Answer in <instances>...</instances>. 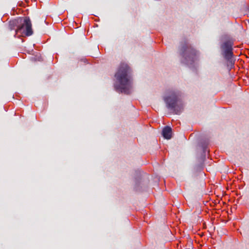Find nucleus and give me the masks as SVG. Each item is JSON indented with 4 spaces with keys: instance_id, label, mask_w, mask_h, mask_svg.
<instances>
[{
    "instance_id": "5",
    "label": "nucleus",
    "mask_w": 249,
    "mask_h": 249,
    "mask_svg": "<svg viewBox=\"0 0 249 249\" xmlns=\"http://www.w3.org/2000/svg\"><path fill=\"white\" fill-rule=\"evenodd\" d=\"M233 42L231 39L225 38L222 36L219 41V49L221 56L227 63L228 68L231 70L235 61V56L233 53Z\"/></svg>"
},
{
    "instance_id": "4",
    "label": "nucleus",
    "mask_w": 249,
    "mask_h": 249,
    "mask_svg": "<svg viewBox=\"0 0 249 249\" xmlns=\"http://www.w3.org/2000/svg\"><path fill=\"white\" fill-rule=\"evenodd\" d=\"M209 141L207 139H200L197 143L196 146V162L194 164L192 172L195 176L203 170L204 162L206 159V153Z\"/></svg>"
},
{
    "instance_id": "6",
    "label": "nucleus",
    "mask_w": 249,
    "mask_h": 249,
    "mask_svg": "<svg viewBox=\"0 0 249 249\" xmlns=\"http://www.w3.org/2000/svg\"><path fill=\"white\" fill-rule=\"evenodd\" d=\"M8 24L9 29L11 31L15 30L14 37H17L18 32L22 30L23 33L27 36H31L34 33L31 21L29 17H18L13 20H10Z\"/></svg>"
},
{
    "instance_id": "2",
    "label": "nucleus",
    "mask_w": 249,
    "mask_h": 249,
    "mask_svg": "<svg viewBox=\"0 0 249 249\" xmlns=\"http://www.w3.org/2000/svg\"><path fill=\"white\" fill-rule=\"evenodd\" d=\"M177 53L180 64L196 72L200 53L187 41H181L178 47Z\"/></svg>"
},
{
    "instance_id": "9",
    "label": "nucleus",
    "mask_w": 249,
    "mask_h": 249,
    "mask_svg": "<svg viewBox=\"0 0 249 249\" xmlns=\"http://www.w3.org/2000/svg\"><path fill=\"white\" fill-rule=\"evenodd\" d=\"M87 61V60L86 59H84V62H85V63H86Z\"/></svg>"
},
{
    "instance_id": "8",
    "label": "nucleus",
    "mask_w": 249,
    "mask_h": 249,
    "mask_svg": "<svg viewBox=\"0 0 249 249\" xmlns=\"http://www.w3.org/2000/svg\"><path fill=\"white\" fill-rule=\"evenodd\" d=\"M162 137L166 140H170L172 137V129L169 125L165 126L161 131Z\"/></svg>"
},
{
    "instance_id": "7",
    "label": "nucleus",
    "mask_w": 249,
    "mask_h": 249,
    "mask_svg": "<svg viewBox=\"0 0 249 249\" xmlns=\"http://www.w3.org/2000/svg\"><path fill=\"white\" fill-rule=\"evenodd\" d=\"M134 191L137 193L146 191L149 183V176L140 170H136L134 174Z\"/></svg>"
},
{
    "instance_id": "3",
    "label": "nucleus",
    "mask_w": 249,
    "mask_h": 249,
    "mask_svg": "<svg viewBox=\"0 0 249 249\" xmlns=\"http://www.w3.org/2000/svg\"><path fill=\"white\" fill-rule=\"evenodd\" d=\"M166 108L174 114L180 115L183 110L184 103L182 91L177 88L166 89L162 95Z\"/></svg>"
},
{
    "instance_id": "1",
    "label": "nucleus",
    "mask_w": 249,
    "mask_h": 249,
    "mask_svg": "<svg viewBox=\"0 0 249 249\" xmlns=\"http://www.w3.org/2000/svg\"><path fill=\"white\" fill-rule=\"evenodd\" d=\"M113 88L119 93L130 95L133 85V75L131 68L124 63H121L115 73Z\"/></svg>"
}]
</instances>
